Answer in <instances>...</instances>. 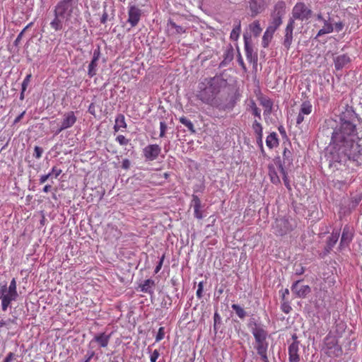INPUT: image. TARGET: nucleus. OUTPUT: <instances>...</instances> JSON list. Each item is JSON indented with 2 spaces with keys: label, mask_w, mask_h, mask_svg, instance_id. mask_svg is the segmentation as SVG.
I'll return each instance as SVG.
<instances>
[{
  "label": "nucleus",
  "mask_w": 362,
  "mask_h": 362,
  "mask_svg": "<svg viewBox=\"0 0 362 362\" xmlns=\"http://www.w3.org/2000/svg\"><path fill=\"white\" fill-rule=\"evenodd\" d=\"M356 118L352 107L346 106L339 115V123L333 129L325 155L329 168L333 172L354 170L360 165L362 147L356 142Z\"/></svg>",
  "instance_id": "nucleus-1"
},
{
  "label": "nucleus",
  "mask_w": 362,
  "mask_h": 362,
  "mask_svg": "<svg viewBox=\"0 0 362 362\" xmlns=\"http://www.w3.org/2000/svg\"><path fill=\"white\" fill-rule=\"evenodd\" d=\"M206 84L202 83L199 86L200 90L197 97L202 102L216 107L219 110H225V105L218 103L216 95L228 86V81L223 76V74H216L214 77L206 78Z\"/></svg>",
  "instance_id": "nucleus-2"
},
{
  "label": "nucleus",
  "mask_w": 362,
  "mask_h": 362,
  "mask_svg": "<svg viewBox=\"0 0 362 362\" xmlns=\"http://www.w3.org/2000/svg\"><path fill=\"white\" fill-rule=\"evenodd\" d=\"M78 0H59L54 6V18L50 26L55 31L62 30L64 24H68L73 18L78 16Z\"/></svg>",
  "instance_id": "nucleus-3"
},
{
  "label": "nucleus",
  "mask_w": 362,
  "mask_h": 362,
  "mask_svg": "<svg viewBox=\"0 0 362 362\" xmlns=\"http://www.w3.org/2000/svg\"><path fill=\"white\" fill-rule=\"evenodd\" d=\"M18 297L16 279H13L9 286L6 284H0V300L1 309L6 311L13 301H16Z\"/></svg>",
  "instance_id": "nucleus-4"
},
{
  "label": "nucleus",
  "mask_w": 362,
  "mask_h": 362,
  "mask_svg": "<svg viewBox=\"0 0 362 362\" xmlns=\"http://www.w3.org/2000/svg\"><path fill=\"white\" fill-rule=\"evenodd\" d=\"M286 14V3L283 1H278L274 6V10L271 13V21L267 29L275 33L279 27L282 24V18Z\"/></svg>",
  "instance_id": "nucleus-5"
},
{
  "label": "nucleus",
  "mask_w": 362,
  "mask_h": 362,
  "mask_svg": "<svg viewBox=\"0 0 362 362\" xmlns=\"http://www.w3.org/2000/svg\"><path fill=\"white\" fill-rule=\"evenodd\" d=\"M313 15V11L311 9L308 8L305 3L299 2L297 3L292 10V17L289 19L300 20L301 21H308L310 18H311Z\"/></svg>",
  "instance_id": "nucleus-6"
},
{
  "label": "nucleus",
  "mask_w": 362,
  "mask_h": 362,
  "mask_svg": "<svg viewBox=\"0 0 362 362\" xmlns=\"http://www.w3.org/2000/svg\"><path fill=\"white\" fill-rule=\"evenodd\" d=\"M272 228L274 233L279 236H283L293 230L291 221L284 217L276 218Z\"/></svg>",
  "instance_id": "nucleus-7"
},
{
  "label": "nucleus",
  "mask_w": 362,
  "mask_h": 362,
  "mask_svg": "<svg viewBox=\"0 0 362 362\" xmlns=\"http://www.w3.org/2000/svg\"><path fill=\"white\" fill-rule=\"evenodd\" d=\"M247 3L250 16L255 17L267 8L270 0H248Z\"/></svg>",
  "instance_id": "nucleus-8"
},
{
  "label": "nucleus",
  "mask_w": 362,
  "mask_h": 362,
  "mask_svg": "<svg viewBox=\"0 0 362 362\" xmlns=\"http://www.w3.org/2000/svg\"><path fill=\"white\" fill-rule=\"evenodd\" d=\"M252 335L255 339L254 349L257 351V352L268 350L269 342L267 340L268 337V331L267 329Z\"/></svg>",
  "instance_id": "nucleus-9"
},
{
  "label": "nucleus",
  "mask_w": 362,
  "mask_h": 362,
  "mask_svg": "<svg viewBox=\"0 0 362 362\" xmlns=\"http://www.w3.org/2000/svg\"><path fill=\"white\" fill-rule=\"evenodd\" d=\"M324 343L326 348L328 349L327 354L329 355L332 354L333 355L338 356L341 354V348L338 344V341L335 337L327 334L324 339Z\"/></svg>",
  "instance_id": "nucleus-10"
},
{
  "label": "nucleus",
  "mask_w": 362,
  "mask_h": 362,
  "mask_svg": "<svg viewBox=\"0 0 362 362\" xmlns=\"http://www.w3.org/2000/svg\"><path fill=\"white\" fill-rule=\"evenodd\" d=\"M294 28L295 22L293 21V19H288L282 41V45L286 50L290 49L293 42Z\"/></svg>",
  "instance_id": "nucleus-11"
},
{
  "label": "nucleus",
  "mask_w": 362,
  "mask_h": 362,
  "mask_svg": "<svg viewBox=\"0 0 362 362\" xmlns=\"http://www.w3.org/2000/svg\"><path fill=\"white\" fill-rule=\"evenodd\" d=\"M244 38V44H245V50L247 59L250 62L257 63V54L253 52V48L252 45V40L251 37L247 34L243 35Z\"/></svg>",
  "instance_id": "nucleus-12"
},
{
  "label": "nucleus",
  "mask_w": 362,
  "mask_h": 362,
  "mask_svg": "<svg viewBox=\"0 0 362 362\" xmlns=\"http://www.w3.org/2000/svg\"><path fill=\"white\" fill-rule=\"evenodd\" d=\"M161 148L157 144H150L144 148V156L146 160L152 161L156 160L160 153Z\"/></svg>",
  "instance_id": "nucleus-13"
},
{
  "label": "nucleus",
  "mask_w": 362,
  "mask_h": 362,
  "mask_svg": "<svg viewBox=\"0 0 362 362\" xmlns=\"http://www.w3.org/2000/svg\"><path fill=\"white\" fill-rule=\"evenodd\" d=\"M301 281L302 280L296 281L291 286V291L297 297L304 298L311 293V288L308 285L299 286Z\"/></svg>",
  "instance_id": "nucleus-14"
},
{
  "label": "nucleus",
  "mask_w": 362,
  "mask_h": 362,
  "mask_svg": "<svg viewBox=\"0 0 362 362\" xmlns=\"http://www.w3.org/2000/svg\"><path fill=\"white\" fill-rule=\"evenodd\" d=\"M110 338L111 334H107L105 332L97 334L90 341V345H92L94 343H97L99 347L105 348L107 346Z\"/></svg>",
  "instance_id": "nucleus-15"
},
{
  "label": "nucleus",
  "mask_w": 362,
  "mask_h": 362,
  "mask_svg": "<svg viewBox=\"0 0 362 362\" xmlns=\"http://www.w3.org/2000/svg\"><path fill=\"white\" fill-rule=\"evenodd\" d=\"M76 122V117L74 112L71 111L63 115V119L58 132L71 127Z\"/></svg>",
  "instance_id": "nucleus-16"
},
{
  "label": "nucleus",
  "mask_w": 362,
  "mask_h": 362,
  "mask_svg": "<svg viewBox=\"0 0 362 362\" xmlns=\"http://www.w3.org/2000/svg\"><path fill=\"white\" fill-rule=\"evenodd\" d=\"M129 18L128 23H129L132 27L136 26L140 21L141 16V11L135 6H131L128 11Z\"/></svg>",
  "instance_id": "nucleus-17"
},
{
  "label": "nucleus",
  "mask_w": 362,
  "mask_h": 362,
  "mask_svg": "<svg viewBox=\"0 0 362 362\" xmlns=\"http://www.w3.org/2000/svg\"><path fill=\"white\" fill-rule=\"evenodd\" d=\"M353 236L354 234L352 228L348 225H346L343 228L341 238L339 243V247L342 249L345 247H347L351 242Z\"/></svg>",
  "instance_id": "nucleus-18"
},
{
  "label": "nucleus",
  "mask_w": 362,
  "mask_h": 362,
  "mask_svg": "<svg viewBox=\"0 0 362 362\" xmlns=\"http://www.w3.org/2000/svg\"><path fill=\"white\" fill-rule=\"evenodd\" d=\"M339 238V230H333L331 235L328 237L326 245L325 247L324 255H327L332 250L334 246L336 245Z\"/></svg>",
  "instance_id": "nucleus-19"
},
{
  "label": "nucleus",
  "mask_w": 362,
  "mask_h": 362,
  "mask_svg": "<svg viewBox=\"0 0 362 362\" xmlns=\"http://www.w3.org/2000/svg\"><path fill=\"white\" fill-rule=\"evenodd\" d=\"M300 341L291 343L288 349L289 362H299L300 360L299 351Z\"/></svg>",
  "instance_id": "nucleus-20"
},
{
  "label": "nucleus",
  "mask_w": 362,
  "mask_h": 362,
  "mask_svg": "<svg viewBox=\"0 0 362 362\" xmlns=\"http://www.w3.org/2000/svg\"><path fill=\"white\" fill-rule=\"evenodd\" d=\"M234 58V49L231 45H228L223 54V60L220 62L218 68H223L228 66Z\"/></svg>",
  "instance_id": "nucleus-21"
},
{
  "label": "nucleus",
  "mask_w": 362,
  "mask_h": 362,
  "mask_svg": "<svg viewBox=\"0 0 362 362\" xmlns=\"http://www.w3.org/2000/svg\"><path fill=\"white\" fill-rule=\"evenodd\" d=\"M351 62V59L346 54H341L334 59L336 70H341Z\"/></svg>",
  "instance_id": "nucleus-22"
},
{
  "label": "nucleus",
  "mask_w": 362,
  "mask_h": 362,
  "mask_svg": "<svg viewBox=\"0 0 362 362\" xmlns=\"http://www.w3.org/2000/svg\"><path fill=\"white\" fill-rule=\"evenodd\" d=\"M247 327L250 329L252 334L266 329L265 326L260 322H258L254 317H251L249 320L248 323H247Z\"/></svg>",
  "instance_id": "nucleus-23"
},
{
  "label": "nucleus",
  "mask_w": 362,
  "mask_h": 362,
  "mask_svg": "<svg viewBox=\"0 0 362 362\" xmlns=\"http://www.w3.org/2000/svg\"><path fill=\"white\" fill-rule=\"evenodd\" d=\"M191 206L194 208V216L198 219H202L203 218L202 211L201 210L202 203L197 195H192Z\"/></svg>",
  "instance_id": "nucleus-24"
},
{
  "label": "nucleus",
  "mask_w": 362,
  "mask_h": 362,
  "mask_svg": "<svg viewBox=\"0 0 362 362\" xmlns=\"http://www.w3.org/2000/svg\"><path fill=\"white\" fill-rule=\"evenodd\" d=\"M323 23L324 26L318 31L316 37H315V39L323 35L331 33L332 32H333L334 26L332 23L331 18H329V20L324 21Z\"/></svg>",
  "instance_id": "nucleus-25"
},
{
  "label": "nucleus",
  "mask_w": 362,
  "mask_h": 362,
  "mask_svg": "<svg viewBox=\"0 0 362 362\" xmlns=\"http://www.w3.org/2000/svg\"><path fill=\"white\" fill-rule=\"evenodd\" d=\"M269 170V176L271 180V182L275 185H279L281 184V180L277 174V172L272 164H269L268 165Z\"/></svg>",
  "instance_id": "nucleus-26"
},
{
  "label": "nucleus",
  "mask_w": 362,
  "mask_h": 362,
  "mask_svg": "<svg viewBox=\"0 0 362 362\" xmlns=\"http://www.w3.org/2000/svg\"><path fill=\"white\" fill-rule=\"evenodd\" d=\"M121 128L126 129L127 123L125 122V117L122 114H119L116 116L115 124L114 126V130L115 132L119 131Z\"/></svg>",
  "instance_id": "nucleus-27"
},
{
  "label": "nucleus",
  "mask_w": 362,
  "mask_h": 362,
  "mask_svg": "<svg viewBox=\"0 0 362 362\" xmlns=\"http://www.w3.org/2000/svg\"><path fill=\"white\" fill-rule=\"evenodd\" d=\"M154 286L155 283L153 280L151 279H146L140 285L141 291L142 292L152 293L153 292Z\"/></svg>",
  "instance_id": "nucleus-28"
},
{
  "label": "nucleus",
  "mask_w": 362,
  "mask_h": 362,
  "mask_svg": "<svg viewBox=\"0 0 362 362\" xmlns=\"http://www.w3.org/2000/svg\"><path fill=\"white\" fill-rule=\"evenodd\" d=\"M266 144L269 148H273L279 145V139L275 132L271 133L266 139Z\"/></svg>",
  "instance_id": "nucleus-29"
},
{
  "label": "nucleus",
  "mask_w": 362,
  "mask_h": 362,
  "mask_svg": "<svg viewBox=\"0 0 362 362\" xmlns=\"http://www.w3.org/2000/svg\"><path fill=\"white\" fill-rule=\"evenodd\" d=\"M352 211L350 207L348 206L346 202L341 203L339 206V216L340 218H342L351 214Z\"/></svg>",
  "instance_id": "nucleus-30"
},
{
  "label": "nucleus",
  "mask_w": 362,
  "mask_h": 362,
  "mask_svg": "<svg viewBox=\"0 0 362 362\" xmlns=\"http://www.w3.org/2000/svg\"><path fill=\"white\" fill-rule=\"evenodd\" d=\"M274 32L271 31L270 30L267 29L264 32L263 37H262V46L266 48L269 46V42H271Z\"/></svg>",
  "instance_id": "nucleus-31"
},
{
  "label": "nucleus",
  "mask_w": 362,
  "mask_h": 362,
  "mask_svg": "<svg viewBox=\"0 0 362 362\" xmlns=\"http://www.w3.org/2000/svg\"><path fill=\"white\" fill-rule=\"evenodd\" d=\"M312 109L313 106L310 102L306 100L301 104L299 112H301V114L308 115L312 112Z\"/></svg>",
  "instance_id": "nucleus-32"
},
{
  "label": "nucleus",
  "mask_w": 362,
  "mask_h": 362,
  "mask_svg": "<svg viewBox=\"0 0 362 362\" xmlns=\"http://www.w3.org/2000/svg\"><path fill=\"white\" fill-rule=\"evenodd\" d=\"M283 162L287 164V166H290L293 162L292 153L287 148H285L283 152Z\"/></svg>",
  "instance_id": "nucleus-33"
},
{
  "label": "nucleus",
  "mask_w": 362,
  "mask_h": 362,
  "mask_svg": "<svg viewBox=\"0 0 362 362\" xmlns=\"http://www.w3.org/2000/svg\"><path fill=\"white\" fill-rule=\"evenodd\" d=\"M250 28L251 32L255 37L259 36L262 32V28L258 21H255L252 23H251L250 25Z\"/></svg>",
  "instance_id": "nucleus-34"
},
{
  "label": "nucleus",
  "mask_w": 362,
  "mask_h": 362,
  "mask_svg": "<svg viewBox=\"0 0 362 362\" xmlns=\"http://www.w3.org/2000/svg\"><path fill=\"white\" fill-rule=\"evenodd\" d=\"M232 309L235 312L236 315L240 318L244 319L247 313L245 311V310L240 307L238 304H233L231 305Z\"/></svg>",
  "instance_id": "nucleus-35"
},
{
  "label": "nucleus",
  "mask_w": 362,
  "mask_h": 362,
  "mask_svg": "<svg viewBox=\"0 0 362 362\" xmlns=\"http://www.w3.org/2000/svg\"><path fill=\"white\" fill-rule=\"evenodd\" d=\"M180 28L177 26L175 23L170 21L168 24V32L170 35L178 34L180 33Z\"/></svg>",
  "instance_id": "nucleus-36"
},
{
  "label": "nucleus",
  "mask_w": 362,
  "mask_h": 362,
  "mask_svg": "<svg viewBox=\"0 0 362 362\" xmlns=\"http://www.w3.org/2000/svg\"><path fill=\"white\" fill-rule=\"evenodd\" d=\"M221 324V317L217 311L215 312L214 315V331L217 333L219 325Z\"/></svg>",
  "instance_id": "nucleus-37"
},
{
  "label": "nucleus",
  "mask_w": 362,
  "mask_h": 362,
  "mask_svg": "<svg viewBox=\"0 0 362 362\" xmlns=\"http://www.w3.org/2000/svg\"><path fill=\"white\" fill-rule=\"evenodd\" d=\"M98 62H90L88 65V74L90 77H93L97 72Z\"/></svg>",
  "instance_id": "nucleus-38"
},
{
  "label": "nucleus",
  "mask_w": 362,
  "mask_h": 362,
  "mask_svg": "<svg viewBox=\"0 0 362 362\" xmlns=\"http://www.w3.org/2000/svg\"><path fill=\"white\" fill-rule=\"evenodd\" d=\"M240 33V24H238L236 27H235L231 33H230V39L233 40H237L239 37Z\"/></svg>",
  "instance_id": "nucleus-39"
},
{
  "label": "nucleus",
  "mask_w": 362,
  "mask_h": 362,
  "mask_svg": "<svg viewBox=\"0 0 362 362\" xmlns=\"http://www.w3.org/2000/svg\"><path fill=\"white\" fill-rule=\"evenodd\" d=\"M252 129L254 130L256 135L259 134H262V124L257 122V120H255L252 124Z\"/></svg>",
  "instance_id": "nucleus-40"
},
{
  "label": "nucleus",
  "mask_w": 362,
  "mask_h": 362,
  "mask_svg": "<svg viewBox=\"0 0 362 362\" xmlns=\"http://www.w3.org/2000/svg\"><path fill=\"white\" fill-rule=\"evenodd\" d=\"M250 108L252 111V114L257 117L259 119H261L260 110L257 107L254 101L251 102Z\"/></svg>",
  "instance_id": "nucleus-41"
},
{
  "label": "nucleus",
  "mask_w": 362,
  "mask_h": 362,
  "mask_svg": "<svg viewBox=\"0 0 362 362\" xmlns=\"http://www.w3.org/2000/svg\"><path fill=\"white\" fill-rule=\"evenodd\" d=\"M116 141L118 142L119 144V145L121 146H126L129 144V139H127L123 135H118L116 139H115Z\"/></svg>",
  "instance_id": "nucleus-42"
},
{
  "label": "nucleus",
  "mask_w": 362,
  "mask_h": 362,
  "mask_svg": "<svg viewBox=\"0 0 362 362\" xmlns=\"http://www.w3.org/2000/svg\"><path fill=\"white\" fill-rule=\"evenodd\" d=\"M282 303H281V310L284 313H289L291 310V307L289 304V302L288 301H286V300H282Z\"/></svg>",
  "instance_id": "nucleus-43"
},
{
  "label": "nucleus",
  "mask_w": 362,
  "mask_h": 362,
  "mask_svg": "<svg viewBox=\"0 0 362 362\" xmlns=\"http://www.w3.org/2000/svg\"><path fill=\"white\" fill-rule=\"evenodd\" d=\"M261 104L264 107H265L267 109H268L269 112H270L272 111L273 103L271 100H269V99L262 100Z\"/></svg>",
  "instance_id": "nucleus-44"
},
{
  "label": "nucleus",
  "mask_w": 362,
  "mask_h": 362,
  "mask_svg": "<svg viewBox=\"0 0 362 362\" xmlns=\"http://www.w3.org/2000/svg\"><path fill=\"white\" fill-rule=\"evenodd\" d=\"M282 175V179L284 180V185L288 189V191H291V186L290 185V180L288 177V173H284Z\"/></svg>",
  "instance_id": "nucleus-45"
},
{
  "label": "nucleus",
  "mask_w": 362,
  "mask_h": 362,
  "mask_svg": "<svg viewBox=\"0 0 362 362\" xmlns=\"http://www.w3.org/2000/svg\"><path fill=\"white\" fill-rule=\"evenodd\" d=\"M182 124L185 125L191 132H194V125L189 120L182 117Z\"/></svg>",
  "instance_id": "nucleus-46"
},
{
  "label": "nucleus",
  "mask_w": 362,
  "mask_h": 362,
  "mask_svg": "<svg viewBox=\"0 0 362 362\" xmlns=\"http://www.w3.org/2000/svg\"><path fill=\"white\" fill-rule=\"evenodd\" d=\"M32 77V75L31 74H28L25 78H24L23 83H22V89H23V92H25L27 89V87L30 81V78Z\"/></svg>",
  "instance_id": "nucleus-47"
},
{
  "label": "nucleus",
  "mask_w": 362,
  "mask_h": 362,
  "mask_svg": "<svg viewBox=\"0 0 362 362\" xmlns=\"http://www.w3.org/2000/svg\"><path fill=\"white\" fill-rule=\"evenodd\" d=\"M165 337V331L163 327H160L156 336V341H160L162 340Z\"/></svg>",
  "instance_id": "nucleus-48"
},
{
  "label": "nucleus",
  "mask_w": 362,
  "mask_h": 362,
  "mask_svg": "<svg viewBox=\"0 0 362 362\" xmlns=\"http://www.w3.org/2000/svg\"><path fill=\"white\" fill-rule=\"evenodd\" d=\"M262 362H269L267 356V350L257 352Z\"/></svg>",
  "instance_id": "nucleus-49"
},
{
  "label": "nucleus",
  "mask_w": 362,
  "mask_h": 362,
  "mask_svg": "<svg viewBox=\"0 0 362 362\" xmlns=\"http://www.w3.org/2000/svg\"><path fill=\"white\" fill-rule=\"evenodd\" d=\"M167 129L166 124L164 121H160V137H163L165 135V131Z\"/></svg>",
  "instance_id": "nucleus-50"
},
{
  "label": "nucleus",
  "mask_w": 362,
  "mask_h": 362,
  "mask_svg": "<svg viewBox=\"0 0 362 362\" xmlns=\"http://www.w3.org/2000/svg\"><path fill=\"white\" fill-rule=\"evenodd\" d=\"M160 356L159 351L155 349L150 355V361L156 362L157 359Z\"/></svg>",
  "instance_id": "nucleus-51"
},
{
  "label": "nucleus",
  "mask_w": 362,
  "mask_h": 362,
  "mask_svg": "<svg viewBox=\"0 0 362 362\" xmlns=\"http://www.w3.org/2000/svg\"><path fill=\"white\" fill-rule=\"evenodd\" d=\"M43 150L41 147L35 146L34 148V156L36 158H40L42 156Z\"/></svg>",
  "instance_id": "nucleus-52"
},
{
  "label": "nucleus",
  "mask_w": 362,
  "mask_h": 362,
  "mask_svg": "<svg viewBox=\"0 0 362 362\" xmlns=\"http://www.w3.org/2000/svg\"><path fill=\"white\" fill-rule=\"evenodd\" d=\"M238 64L240 65V66L242 67V69H243L244 71H247V68H246V66L243 62V59L242 58V56L240 54V53L238 52Z\"/></svg>",
  "instance_id": "nucleus-53"
},
{
  "label": "nucleus",
  "mask_w": 362,
  "mask_h": 362,
  "mask_svg": "<svg viewBox=\"0 0 362 362\" xmlns=\"http://www.w3.org/2000/svg\"><path fill=\"white\" fill-rule=\"evenodd\" d=\"M361 200H362V194H357L351 199V201L353 202L356 206L358 205V204L361 202Z\"/></svg>",
  "instance_id": "nucleus-54"
},
{
  "label": "nucleus",
  "mask_w": 362,
  "mask_h": 362,
  "mask_svg": "<svg viewBox=\"0 0 362 362\" xmlns=\"http://www.w3.org/2000/svg\"><path fill=\"white\" fill-rule=\"evenodd\" d=\"M334 25V29L337 33L341 31L344 27V24L341 21L335 23Z\"/></svg>",
  "instance_id": "nucleus-55"
},
{
  "label": "nucleus",
  "mask_w": 362,
  "mask_h": 362,
  "mask_svg": "<svg viewBox=\"0 0 362 362\" xmlns=\"http://www.w3.org/2000/svg\"><path fill=\"white\" fill-rule=\"evenodd\" d=\"M50 173H52V176L54 175L57 178L62 173V170L57 167H53Z\"/></svg>",
  "instance_id": "nucleus-56"
},
{
  "label": "nucleus",
  "mask_w": 362,
  "mask_h": 362,
  "mask_svg": "<svg viewBox=\"0 0 362 362\" xmlns=\"http://www.w3.org/2000/svg\"><path fill=\"white\" fill-rule=\"evenodd\" d=\"M50 177H52V173H49L47 175H43L40 178V183H45Z\"/></svg>",
  "instance_id": "nucleus-57"
},
{
  "label": "nucleus",
  "mask_w": 362,
  "mask_h": 362,
  "mask_svg": "<svg viewBox=\"0 0 362 362\" xmlns=\"http://www.w3.org/2000/svg\"><path fill=\"white\" fill-rule=\"evenodd\" d=\"M262 136H263V134L256 135L257 144L260 148H262V145H263Z\"/></svg>",
  "instance_id": "nucleus-58"
},
{
  "label": "nucleus",
  "mask_w": 362,
  "mask_h": 362,
  "mask_svg": "<svg viewBox=\"0 0 362 362\" xmlns=\"http://www.w3.org/2000/svg\"><path fill=\"white\" fill-rule=\"evenodd\" d=\"M305 269L300 264L295 269V274L296 275H301L304 273Z\"/></svg>",
  "instance_id": "nucleus-59"
},
{
  "label": "nucleus",
  "mask_w": 362,
  "mask_h": 362,
  "mask_svg": "<svg viewBox=\"0 0 362 362\" xmlns=\"http://www.w3.org/2000/svg\"><path fill=\"white\" fill-rule=\"evenodd\" d=\"M123 169L127 170L130 167V161L128 159H124L122 163Z\"/></svg>",
  "instance_id": "nucleus-60"
},
{
  "label": "nucleus",
  "mask_w": 362,
  "mask_h": 362,
  "mask_svg": "<svg viewBox=\"0 0 362 362\" xmlns=\"http://www.w3.org/2000/svg\"><path fill=\"white\" fill-rule=\"evenodd\" d=\"M15 357V354L12 352L8 354L6 357L5 358L4 362H11Z\"/></svg>",
  "instance_id": "nucleus-61"
},
{
  "label": "nucleus",
  "mask_w": 362,
  "mask_h": 362,
  "mask_svg": "<svg viewBox=\"0 0 362 362\" xmlns=\"http://www.w3.org/2000/svg\"><path fill=\"white\" fill-rule=\"evenodd\" d=\"M304 120V115L301 114V112H299L298 115L296 118V124H301Z\"/></svg>",
  "instance_id": "nucleus-62"
},
{
  "label": "nucleus",
  "mask_w": 362,
  "mask_h": 362,
  "mask_svg": "<svg viewBox=\"0 0 362 362\" xmlns=\"http://www.w3.org/2000/svg\"><path fill=\"white\" fill-rule=\"evenodd\" d=\"M286 165L287 164H284V163L283 162V164H279V165L277 167L281 175L284 174V173H287V171L286 170Z\"/></svg>",
  "instance_id": "nucleus-63"
},
{
  "label": "nucleus",
  "mask_w": 362,
  "mask_h": 362,
  "mask_svg": "<svg viewBox=\"0 0 362 362\" xmlns=\"http://www.w3.org/2000/svg\"><path fill=\"white\" fill-rule=\"evenodd\" d=\"M100 57V52L99 51H95L93 53V57L91 60V62H98Z\"/></svg>",
  "instance_id": "nucleus-64"
}]
</instances>
